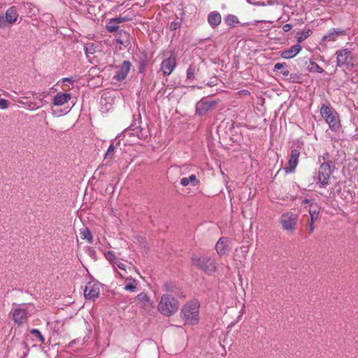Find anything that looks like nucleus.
I'll list each match as a JSON object with an SVG mask.
<instances>
[{"label":"nucleus","mask_w":358,"mask_h":358,"mask_svg":"<svg viewBox=\"0 0 358 358\" xmlns=\"http://www.w3.org/2000/svg\"><path fill=\"white\" fill-rule=\"evenodd\" d=\"M292 28V25L290 24H285L282 26V30L285 31V32H288Z\"/></svg>","instance_id":"nucleus-46"},{"label":"nucleus","mask_w":358,"mask_h":358,"mask_svg":"<svg viewBox=\"0 0 358 358\" xmlns=\"http://www.w3.org/2000/svg\"><path fill=\"white\" fill-rule=\"evenodd\" d=\"M166 290L167 291H169V292H173L174 286H173L172 285L166 284Z\"/></svg>","instance_id":"nucleus-47"},{"label":"nucleus","mask_w":358,"mask_h":358,"mask_svg":"<svg viewBox=\"0 0 358 358\" xmlns=\"http://www.w3.org/2000/svg\"><path fill=\"white\" fill-rule=\"evenodd\" d=\"M346 34V31L340 28H334L323 37V41H334L338 36Z\"/></svg>","instance_id":"nucleus-18"},{"label":"nucleus","mask_w":358,"mask_h":358,"mask_svg":"<svg viewBox=\"0 0 358 358\" xmlns=\"http://www.w3.org/2000/svg\"><path fill=\"white\" fill-rule=\"evenodd\" d=\"M294 78L293 75H292V74H291L290 79H294Z\"/></svg>","instance_id":"nucleus-54"},{"label":"nucleus","mask_w":358,"mask_h":358,"mask_svg":"<svg viewBox=\"0 0 358 358\" xmlns=\"http://www.w3.org/2000/svg\"><path fill=\"white\" fill-rule=\"evenodd\" d=\"M262 22V20H255L253 23L252 22H247V23H245L244 24H257L259 22Z\"/></svg>","instance_id":"nucleus-48"},{"label":"nucleus","mask_w":358,"mask_h":358,"mask_svg":"<svg viewBox=\"0 0 358 358\" xmlns=\"http://www.w3.org/2000/svg\"><path fill=\"white\" fill-rule=\"evenodd\" d=\"M8 107V101L4 99H0V108L6 109Z\"/></svg>","instance_id":"nucleus-40"},{"label":"nucleus","mask_w":358,"mask_h":358,"mask_svg":"<svg viewBox=\"0 0 358 358\" xmlns=\"http://www.w3.org/2000/svg\"><path fill=\"white\" fill-rule=\"evenodd\" d=\"M198 71L196 66H190L187 70V78L193 80L195 78V73Z\"/></svg>","instance_id":"nucleus-32"},{"label":"nucleus","mask_w":358,"mask_h":358,"mask_svg":"<svg viewBox=\"0 0 358 358\" xmlns=\"http://www.w3.org/2000/svg\"><path fill=\"white\" fill-rule=\"evenodd\" d=\"M280 222L284 230L292 232L296 228L297 215L292 212L283 213L280 218Z\"/></svg>","instance_id":"nucleus-7"},{"label":"nucleus","mask_w":358,"mask_h":358,"mask_svg":"<svg viewBox=\"0 0 358 358\" xmlns=\"http://www.w3.org/2000/svg\"><path fill=\"white\" fill-rule=\"evenodd\" d=\"M128 282L126 284L124 287V289L130 291V292H134L136 289V280L132 278H127L126 280Z\"/></svg>","instance_id":"nucleus-28"},{"label":"nucleus","mask_w":358,"mask_h":358,"mask_svg":"<svg viewBox=\"0 0 358 358\" xmlns=\"http://www.w3.org/2000/svg\"><path fill=\"white\" fill-rule=\"evenodd\" d=\"M234 122L231 121V122H222L221 123V124L219 126V129H221L224 125H225V127L226 128H229V130L232 129L234 128Z\"/></svg>","instance_id":"nucleus-39"},{"label":"nucleus","mask_w":358,"mask_h":358,"mask_svg":"<svg viewBox=\"0 0 358 358\" xmlns=\"http://www.w3.org/2000/svg\"><path fill=\"white\" fill-rule=\"evenodd\" d=\"M355 78H356V79H357V80H356V82L357 83V82H358V73H357V76H356V77H355Z\"/></svg>","instance_id":"nucleus-53"},{"label":"nucleus","mask_w":358,"mask_h":358,"mask_svg":"<svg viewBox=\"0 0 358 358\" xmlns=\"http://www.w3.org/2000/svg\"><path fill=\"white\" fill-rule=\"evenodd\" d=\"M352 52L348 48L341 49L336 52V66H342L344 64H347L349 59H352L351 56Z\"/></svg>","instance_id":"nucleus-15"},{"label":"nucleus","mask_w":358,"mask_h":358,"mask_svg":"<svg viewBox=\"0 0 358 358\" xmlns=\"http://www.w3.org/2000/svg\"><path fill=\"white\" fill-rule=\"evenodd\" d=\"M106 258L114 266V263L117 260V258L115 257V254L111 251H108L106 255Z\"/></svg>","instance_id":"nucleus-35"},{"label":"nucleus","mask_w":358,"mask_h":358,"mask_svg":"<svg viewBox=\"0 0 358 358\" xmlns=\"http://www.w3.org/2000/svg\"><path fill=\"white\" fill-rule=\"evenodd\" d=\"M246 1H247L248 3H250V4H252V3H253V2H252L250 0H246Z\"/></svg>","instance_id":"nucleus-52"},{"label":"nucleus","mask_w":358,"mask_h":358,"mask_svg":"<svg viewBox=\"0 0 358 358\" xmlns=\"http://www.w3.org/2000/svg\"><path fill=\"white\" fill-rule=\"evenodd\" d=\"M182 24V20H174L169 25V29L171 31H175L180 27Z\"/></svg>","instance_id":"nucleus-36"},{"label":"nucleus","mask_w":358,"mask_h":358,"mask_svg":"<svg viewBox=\"0 0 358 358\" xmlns=\"http://www.w3.org/2000/svg\"><path fill=\"white\" fill-rule=\"evenodd\" d=\"M199 304L197 301H189L181 310V317L186 324H196L199 322Z\"/></svg>","instance_id":"nucleus-4"},{"label":"nucleus","mask_w":358,"mask_h":358,"mask_svg":"<svg viewBox=\"0 0 358 358\" xmlns=\"http://www.w3.org/2000/svg\"><path fill=\"white\" fill-rule=\"evenodd\" d=\"M4 17L5 20L7 21L8 24L15 23L18 17V14L16 8L15 6L10 7L6 10Z\"/></svg>","instance_id":"nucleus-22"},{"label":"nucleus","mask_w":358,"mask_h":358,"mask_svg":"<svg viewBox=\"0 0 358 358\" xmlns=\"http://www.w3.org/2000/svg\"><path fill=\"white\" fill-rule=\"evenodd\" d=\"M217 104L216 101H208L202 99L196 104V114L199 116L206 115L209 111L214 109Z\"/></svg>","instance_id":"nucleus-8"},{"label":"nucleus","mask_w":358,"mask_h":358,"mask_svg":"<svg viewBox=\"0 0 358 358\" xmlns=\"http://www.w3.org/2000/svg\"><path fill=\"white\" fill-rule=\"evenodd\" d=\"M280 70V73L283 76H288L289 75V71L288 69V65L285 63H276L273 68V71H278Z\"/></svg>","instance_id":"nucleus-24"},{"label":"nucleus","mask_w":358,"mask_h":358,"mask_svg":"<svg viewBox=\"0 0 358 358\" xmlns=\"http://www.w3.org/2000/svg\"><path fill=\"white\" fill-rule=\"evenodd\" d=\"M71 98V94L69 93H57L52 101V103L55 106H62L67 103Z\"/></svg>","instance_id":"nucleus-19"},{"label":"nucleus","mask_w":358,"mask_h":358,"mask_svg":"<svg viewBox=\"0 0 358 358\" xmlns=\"http://www.w3.org/2000/svg\"><path fill=\"white\" fill-rule=\"evenodd\" d=\"M131 66L132 64L129 61L124 60L120 66H117L118 70L113 76V79L119 82L124 80L127 78Z\"/></svg>","instance_id":"nucleus-11"},{"label":"nucleus","mask_w":358,"mask_h":358,"mask_svg":"<svg viewBox=\"0 0 358 358\" xmlns=\"http://www.w3.org/2000/svg\"><path fill=\"white\" fill-rule=\"evenodd\" d=\"M334 169V164H330L329 162H323L318 169L317 179L321 187H324L329 184V180Z\"/></svg>","instance_id":"nucleus-6"},{"label":"nucleus","mask_w":358,"mask_h":358,"mask_svg":"<svg viewBox=\"0 0 358 358\" xmlns=\"http://www.w3.org/2000/svg\"><path fill=\"white\" fill-rule=\"evenodd\" d=\"M176 66V58L171 54L167 59H164L161 64V70L164 76H169Z\"/></svg>","instance_id":"nucleus-12"},{"label":"nucleus","mask_w":358,"mask_h":358,"mask_svg":"<svg viewBox=\"0 0 358 358\" xmlns=\"http://www.w3.org/2000/svg\"><path fill=\"white\" fill-rule=\"evenodd\" d=\"M310 203V199H305L303 201V204H308V203Z\"/></svg>","instance_id":"nucleus-50"},{"label":"nucleus","mask_w":358,"mask_h":358,"mask_svg":"<svg viewBox=\"0 0 358 358\" xmlns=\"http://www.w3.org/2000/svg\"><path fill=\"white\" fill-rule=\"evenodd\" d=\"M190 262L192 266L208 275H212L217 270L215 261L206 255L192 254Z\"/></svg>","instance_id":"nucleus-2"},{"label":"nucleus","mask_w":358,"mask_h":358,"mask_svg":"<svg viewBox=\"0 0 358 358\" xmlns=\"http://www.w3.org/2000/svg\"><path fill=\"white\" fill-rule=\"evenodd\" d=\"M8 22L5 20L4 15L0 16V29L5 28L7 26Z\"/></svg>","instance_id":"nucleus-41"},{"label":"nucleus","mask_w":358,"mask_h":358,"mask_svg":"<svg viewBox=\"0 0 358 358\" xmlns=\"http://www.w3.org/2000/svg\"><path fill=\"white\" fill-rule=\"evenodd\" d=\"M29 313L27 309L22 308H16L12 313V319L18 326L24 323L28 317Z\"/></svg>","instance_id":"nucleus-13"},{"label":"nucleus","mask_w":358,"mask_h":358,"mask_svg":"<svg viewBox=\"0 0 358 358\" xmlns=\"http://www.w3.org/2000/svg\"><path fill=\"white\" fill-rule=\"evenodd\" d=\"M179 308V302L173 296L169 294H164L159 301L158 310L166 316L174 314Z\"/></svg>","instance_id":"nucleus-5"},{"label":"nucleus","mask_w":358,"mask_h":358,"mask_svg":"<svg viewBox=\"0 0 358 358\" xmlns=\"http://www.w3.org/2000/svg\"><path fill=\"white\" fill-rule=\"evenodd\" d=\"M131 18L128 15L115 17L108 19L105 26L106 30L110 34H113L117 43L127 48L131 44V36L129 30L126 29V27L122 24L129 22ZM130 29L129 27H127Z\"/></svg>","instance_id":"nucleus-1"},{"label":"nucleus","mask_w":358,"mask_h":358,"mask_svg":"<svg viewBox=\"0 0 358 358\" xmlns=\"http://www.w3.org/2000/svg\"><path fill=\"white\" fill-rule=\"evenodd\" d=\"M302 50L301 45L296 44L287 50L280 52V57L283 59H289L294 58Z\"/></svg>","instance_id":"nucleus-17"},{"label":"nucleus","mask_w":358,"mask_h":358,"mask_svg":"<svg viewBox=\"0 0 358 358\" xmlns=\"http://www.w3.org/2000/svg\"><path fill=\"white\" fill-rule=\"evenodd\" d=\"M117 266L120 269L125 270L126 269V265L122 262H120L119 260H117L115 263H114V266Z\"/></svg>","instance_id":"nucleus-45"},{"label":"nucleus","mask_w":358,"mask_h":358,"mask_svg":"<svg viewBox=\"0 0 358 358\" xmlns=\"http://www.w3.org/2000/svg\"><path fill=\"white\" fill-rule=\"evenodd\" d=\"M87 253L94 260L97 259L96 251L92 248H88L87 250Z\"/></svg>","instance_id":"nucleus-38"},{"label":"nucleus","mask_w":358,"mask_h":358,"mask_svg":"<svg viewBox=\"0 0 358 358\" xmlns=\"http://www.w3.org/2000/svg\"><path fill=\"white\" fill-rule=\"evenodd\" d=\"M200 181L198 179H196V176L194 174L189 176L188 178H182L180 180V185L184 187H186L189 184L195 187L198 185Z\"/></svg>","instance_id":"nucleus-23"},{"label":"nucleus","mask_w":358,"mask_h":358,"mask_svg":"<svg viewBox=\"0 0 358 358\" xmlns=\"http://www.w3.org/2000/svg\"><path fill=\"white\" fill-rule=\"evenodd\" d=\"M309 214L310 216V220L308 222V230L309 234H312L315 229L314 222L317 219L319 215V210L317 206H311V208L309 210Z\"/></svg>","instance_id":"nucleus-20"},{"label":"nucleus","mask_w":358,"mask_h":358,"mask_svg":"<svg viewBox=\"0 0 358 358\" xmlns=\"http://www.w3.org/2000/svg\"><path fill=\"white\" fill-rule=\"evenodd\" d=\"M320 114L331 131L336 132L341 129V124L338 114L331 107L330 104H322L320 108Z\"/></svg>","instance_id":"nucleus-3"},{"label":"nucleus","mask_w":358,"mask_h":358,"mask_svg":"<svg viewBox=\"0 0 358 358\" xmlns=\"http://www.w3.org/2000/svg\"><path fill=\"white\" fill-rule=\"evenodd\" d=\"M240 250L241 253H243V255L245 256L249 251V245H243L240 248Z\"/></svg>","instance_id":"nucleus-44"},{"label":"nucleus","mask_w":358,"mask_h":358,"mask_svg":"<svg viewBox=\"0 0 358 358\" xmlns=\"http://www.w3.org/2000/svg\"><path fill=\"white\" fill-rule=\"evenodd\" d=\"M352 59H349L347 64H344V65L346 66V67L348 70H352L355 66V65L354 64V63L352 62Z\"/></svg>","instance_id":"nucleus-42"},{"label":"nucleus","mask_w":358,"mask_h":358,"mask_svg":"<svg viewBox=\"0 0 358 358\" xmlns=\"http://www.w3.org/2000/svg\"><path fill=\"white\" fill-rule=\"evenodd\" d=\"M97 48V45H96L94 43L88 42L85 45V52L87 56L89 55H93L96 52Z\"/></svg>","instance_id":"nucleus-29"},{"label":"nucleus","mask_w":358,"mask_h":358,"mask_svg":"<svg viewBox=\"0 0 358 358\" xmlns=\"http://www.w3.org/2000/svg\"><path fill=\"white\" fill-rule=\"evenodd\" d=\"M357 195H358V191H357Z\"/></svg>","instance_id":"nucleus-55"},{"label":"nucleus","mask_w":358,"mask_h":358,"mask_svg":"<svg viewBox=\"0 0 358 358\" xmlns=\"http://www.w3.org/2000/svg\"><path fill=\"white\" fill-rule=\"evenodd\" d=\"M330 155L329 152H325L323 154V155L319 156L318 161L321 162L322 160L324 162H329L330 164H334L333 162L329 159Z\"/></svg>","instance_id":"nucleus-37"},{"label":"nucleus","mask_w":358,"mask_h":358,"mask_svg":"<svg viewBox=\"0 0 358 358\" xmlns=\"http://www.w3.org/2000/svg\"><path fill=\"white\" fill-rule=\"evenodd\" d=\"M310 64L308 66V69L310 72H317L319 73H322L324 70L322 67H320L316 62L310 60Z\"/></svg>","instance_id":"nucleus-31"},{"label":"nucleus","mask_w":358,"mask_h":358,"mask_svg":"<svg viewBox=\"0 0 358 358\" xmlns=\"http://www.w3.org/2000/svg\"><path fill=\"white\" fill-rule=\"evenodd\" d=\"M225 242H227V238L222 237L215 245V250L220 255H224L226 252Z\"/></svg>","instance_id":"nucleus-25"},{"label":"nucleus","mask_w":358,"mask_h":358,"mask_svg":"<svg viewBox=\"0 0 358 358\" xmlns=\"http://www.w3.org/2000/svg\"><path fill=\"white\" fill-rule=\"evenodd\" d=\"M115 155V146L113 145V141L111 142L109 145L106 153L104 156V160H106V164L100 165L96 170L95 173L99 175H103L105 171V168L108 166H110L112 160L114 158Z\"/></svg>","instance_id":"nucleus-10"},{"label":"nucleus","mask_w":358,"mask_h":358,"mask_svg":"<svg viewBox=\"0 0 358 358\" xmlns=\"http://www.w3.org/2000/svg\"><path fill=\"white\" fill-rule=\"evenodd\" d=\"M137 299L143 303L144 305H147L148 303H150V298L149 296L144 292H141L140 294H138L136 296Z\"/></svg>","instance_id":"nucleus-33"},{"label":"nucleus","mask_w":358,"mask_h":358,"mask_svg":"<svg viewBox=\"0 0 358 358\" xmlns=\"http://www.w3.org/2000/svg\"><path fill=\"white\" fill-rule=\"evenodd\" d=\"M76 343V341H71V342L69 343V347L73 346V345H74V343Z\"/></svg>","instance_id":"nucleus-51"},{"label":"nucleus","mask_w":358,"mask_h":358,"mask_svg":"<svg viewBox=\"0 0 358 358\" xmlns=\"http://www.w3.org/2000/svg\"><path fill=\"white\" fill-rule=\"evenodd\" d=\"M145 66H146L145 61L143 60L140 62V66H139V73H144Z\"/></svg>","instance_id":"nucleus-43"},{"label":"nucleus","mask_w":358,"mask_h":358,"mask_svg":"<svg viewBox=\"0 0 358 358\" xmlns=\"http://www.w3.org/2000/svg\"><path fill=\"white\" fill-rule=\"evenodd\" d=\"M125 133L130 136H136L139 139L143 140L145 139L148 136L145 129L141 128V126L137 125L136 123L132 124L130 127H129L125 130Z\"/></svg>","instance_id":"nucleus-16"},{"label":"nucleus","mask_w":358,"mask_h":358,"mask_svg":"<svg viewBox=\"0 0 358 358\" xmlns=\"http://www.w3.org/2000/svg\"><path fill=\"white\" fill-rule=\"evenodd\" d=\"M30 333L36 337L41 343L45 342V338L39 330L33 329L30 331Z\"/></svg>","instance_id":"nucleus-34"},{"label":"nucleus","mask_w":358,"mask_h":358,"mask_svg":"<svg viewBox=\"0 0 358 358\" xmlns=\"http://www.w3.org/2000/svg\"><path fill=\"white\" fill-rule=\"evenodd\" d=\"M252 4L256 5V6H264L265 5V3L264 2H260V1L253 3Z\"/></svg>","instance_id":"nucleus-49"},{"label":"nucleus","mask_w":358,"mask_h":358,"mask_svg":"<svg viewBox=\"0 0 358 358\" xmlns=\"http://www.w3.org/2000/svg\"><path fill=\"white\" fill-rule=\"evenodd\" d=\"M100 294V287L98 282H89L84 289V296L87 300H94L98 298Z\"/></svg>","instance_id":"nucleus-9"},{"label":"nucleus","mask_w":358,"mask_h":358,"mask_svg":"<svg viewBox=\"0 0 358 358\" xmlns=\"http://www.w3.org/2000/svg\"><path fill=\"white\" fill-rule=\"evenodd\" d=\"M80 234L81 235V238L83 239H86L89 243H92L93 242V236L87 227H84L83 229H80Z\"/></svg>","instance_id":"nucleus-26"},{"label":"nucleus","mask_w":358,"mask_h":358,"mask_svg":"<svg viewBox=\"0 0 358 358\" xmlns=\"http://www.w3.org/2000/svg\"><path fill=\"white\" fill-rule=\"evenodd\" d=\"M225 23L231 27H235L236 24H238L239 21L238 17L236 15H228L224 18Z\"/></svg>","instance_id":"nucleus-30"},{"label":"nucleus","mask_w":358,"mask_h":358,"mask_svg":"<svg viewBox=\"0 0 358 358\" xmlns=\"http://www.w3.org/2000/svg\"><path fill=\"white\" fill-rule=\"evenodd\" d=\"M299 156H300V152L299 150L293 149L291 151V154L289 156L287 166L285 168V172L287 173H292L294 171V170L298 164V162H299Z\"/></svg>","instance_id":"nucleus-14"},{"label":"nucleus","mask_w":358,"mask_h":358,"mask_svg":"<svg viewBox=\"0 0 358 358\" xmlns=\"http://www.w3.org/2000/svg\"><path fill=\"white\" fill-rule=\"evenodd\" d=\"M313 34L312 30L303 29L302 31L298 32L296 34V38L298 43H301L305 41L308 36H310Z\"/></svg>","instance_id":"nucleus-27"},{"label":"nucleus","mask_w":358,"mask_h":358,"mask_svg":"<svg viewBox=\"0 0 358 358\" xmlns=\"http://www.w3.org/2000/svg\"><path fill=\"white\" fill-rule=\"evenodd\" d=\"M222 22V17L219 12L212 11L208 15V22L211 27H217Z\"/></svg>","instance_id":"nucleus-21"}]
</instances>
